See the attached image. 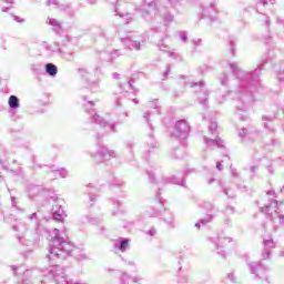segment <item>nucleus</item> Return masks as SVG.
Masks as SVG:
<instances>
[{
  "label": "nucleus",
  "instance_id": "nucleus-3",
  "mask_svg": "<svg viewBox=\"0 0 284 284\" xmlns=\"http://www.w3.org/2000/svg\"><path fill=\"white\" fill-rule=\"evenodd\" d=\"M129 244H130V241H128V240L122 241L120 244L121 252H125V250H128Z\"/></svg>",
  "mask_w": 284,
  "mask_h": 284
},
{
  "label": "nucleus",
  "instance_id": "nucleus-2",
  "mask_svg": "<svg viewBox=\"0 0 284 284\" xmlns=\"http://www.w3.org/2000/svg\"><path fill=\"white\" fill-rule=\"evenodd\" d=\"M45 70L48 72V74H50L51 77L57 75V72H58L57 65H54L52 63H48L45 65Z\"/></svg>",
  "mask_w": 284,
  "mask_h": 284
},
{
  "label": "nucleus",
  "instance_id": "nucleus-1",
  "mask_svg": "<svg viewBox=\"0 0 284 284\" xmlns=\"http://www.w3.org/2000/svg\"><path fill=\"white\" fill-rule=\"evenodd\" d=\"M9 108H11L12 110H17V108H19V98H17L16 95H11L9 98Z\"/></svg>",
  "mask_w": 284,
  "mask_h": 284
}]
</instances>
